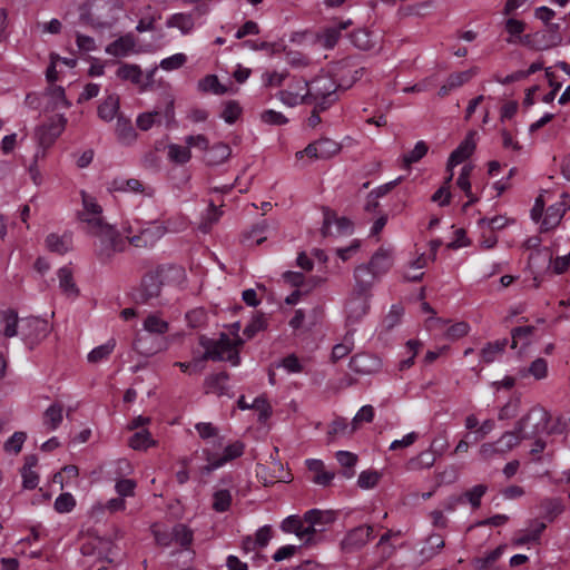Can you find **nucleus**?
<instances>
[{"label": "nucleus", "mask_w": 570, "mask_h": 570, "mask_svg": "<svg viewBox=\"0 0 570 570\" xmlns=\"http://www.w3.org/2000/svg\"><path fill=\"white\" fill-rule=\"evenodd\" d=\"M354 282L353 291L345 306L346 318L350 324L358 323L370 311L373 276H371L370 268L365 264L355 268Z\"/></svg>", "instance_id": "obj_1"}, {"label": "nucleus", "mask_w": 570, "mask_h": 570, "mask_svg": "<svg viewBox=\"0 0 570 570\" xmlns=\"http://www.w3.org/2000/svg\"><path fill=\"white\" fill-rule=\"evenodd\" d=\"M89 223L90 228H87L85 232L95 238L94 249L101 261H109L117 253H122L126 249V237H122L115 226L106 220L98 223L89 220Z\"/></svg>", "instance_id": "obj_2"}, {"label": "nucleus", "mask_w": 570, "mask_h": 570, "mask_svg": "<svg viewBox=\"0 0 570 570\" xmlns=\"http://www.w3.org/2000/svg\"><path fill=\"white\" fill-rule=\"evenodd\" d=\"M200 346L204 348L202 361L229 362L233 366L240 363L239 348L244 344L242 337L232 338L227 333H222L217 340L202 336Z\"/></svg>", "instance_id": "obj_3"}, {"label": "nucleus", "mask_w": 570, "mask_h": 570, "mask_svg": "<svg viewBox=\"0 0 570 570\" xmlns=\"http://www.w3.org/2000/svg\"><path fill=\"white\" fill-rule=\"evenodd\" d=\"M309 105L316 106L321 110H325L332 102L336 100V83L332 78L322 76L307 83Z\"/></svg>", "instance_id": "obj_4"}, {"label": "nucleus", "mask_w": 570, "mask_h": 570, "mask_svg": "<svg viewBox=\"0 0 570 570\" xmlns=\"http://www.w3.org/2000/svg\"><path fill=\"white\" fill-rule=\"evenodd\" d=\"M245 445L239 441H235L225 446L223 454L212 452L208 449L203 450V454L207 464L203 468L204 473H212L214 470L224 466L227 462L235 460L243 455Z\"/></svg>", "instance_id": "obj_5"}, {"label": "nucleus", "mask_w": 570, "mask_h": 570, "mask_svg": "<svg viewBox=\"0 0 570 570\" xmlns=\"http://www.w3.org/2000/svg\"><path fill=\"white\" fill-rule=\"evenodd\" d=\"M169 230L173 229L164 225L153 224L142 228L137 235H129L130 232L127 230L126 240L136 248H150Z\"/></svg>", "instance_id": "obj_6"}, {"label": "nucleus", "mask_w": 570, "mask_h": 570, "mask_svg": "<svg viewBox=\"0 0 570 570\" xmlns=\"http://www.w3.org/2000/svg\"><path fill=\"white\" fill-rule=\"evenodd\" d=\"M527 420H519L514 429L504 432L495 442L501 446V452L508 454L514 448H517L523 440H530L533 438L535 431H528L525 429Z\"/></svg>", "instance_id": "obj_7"}, {"label": "nucleus", "mask_w": 570, "mask_h": 570, "mask_svg": "<svg viewBox=\"0 0 570 570\" xmlns=\"http://www.w3.org/2000/svg\"><path fill=\"white\" fill-rule=\"evenodd\" d=\"M341 150V145L330 138H321L307 145L304 150L296 153V158H302L304 155L312 159H328Z\"/></svg>", "instance_id": "obj_8"}, {"label": "nucleus", "mask_w": 570, "mask_h": 570, "mask_svg": "<svg viewBox=\"0 0 570 570\" xmlns=\"http://www.w3.org/2000/svg\"><path fill=\"white\" fill-rule=\"evenodd\" d=\"M175 119L174 101L169 100L164 109H155L154 111L142 112L137 117V127L140 130H148L154 125H160L165 121L167 125Z\"/></svg>", "instance_id": "obj_9"}, {"label": "nucleus", "mask_w": 570, "mask_h": 570, "mask_svg": "<svg viewBox=\"0 0 570 570\" xmlns=\"http://www.w3.org/2000/svg\"><path fill=\"white\" fill-rule=\"evenodd\" d=\"M67 125V118L58 115L49 124L37 127L35 137L38 145L51 147L56 139L62 134Z\"/></svg>", "instance_id": "obj_10"}, {"label": "nucleus", "mask_w": 570, "mask_h": 570, "mask_svg": "<svg viewBox=\"0 0 570 570\" xmlns=\"http://www.w3.org/2000/svg\"><path fill=\"white\" fill-rule=\"evenodd\" d=\"M85 556L97 557L99 560L114 561L115 546L112 541L101 537L89 538L81 547Z\"/></svg>", "instance_id": "obj_11"}, {"label": "nucleus", "mask_w": 570, "mask_h": 570, "mask_svg": "<svg viewBox=\"0 0 570 570\" xmlns=\"http://www.w3.org/2000/svg\"><path fill=\"white\" fill-rule=\"evenodd\" d=\"M278 98L288 107H295L302 104L309 105L307 82L303 79L294 80L287 89L278 92Z\"/></svg>", "instance_id": "obj_12"}, {"label": "nucleus", "mask_w": 570, "mask_h": 570, "mask_svg": "<svg viewBox=\"0 0 570 570\" xmlns=\"http://www.w3.org/2000/svg\"><path fill=\"white\" fill-rule=\"evenodd\" d=\"M570 209V198L567 193H563L561 195L560 202L551 205L544 215V218L541 223L540 230L541 232H549L553 228H556L564 214Z\"/></svg>", "instance_id": "obj_13"}, {"label": "nucleus", "mask_w": 570, "mask_h": 570, "mask_svg": "<svg viewBox=\"0 0 570 570\" xmlns=\"http://www.w3.org/2000/svg\"><path fill=\"white\" fill-rule=\"evenodd\" d=\"M80 194L82 200V210L79 213V219L83 224V230H86L87 228H90L89 220L98 223L105 220V218L102 216V208L96 202V198L87 194L85 190H82Z\"/></svg>", "instance_id": "obj_14"}, {"label": "nucleus", "mask_w": 570, "mask_h": 570, "mask_svg": "<svg viewBox=\"0 0 570 570\" xmlns=\"http://www.w3.org/2000/svg\"><path fill=\"white\" fill-rule=\"evenodd\" d=\"M21 334L29 344H35L46 337L48 333V323L43 320L31 317L21 321Z\"/></svg>", "instance_id": "obj_15"}, {"label": "nucleus", "mask_w": 570, "mask_h": 570, "mask_svg": "<svg viewBox=\"0 0 570 570\" xmlns=\"http://www.w3.org/2000/svg\"><path fill=\"white\" fill-rule=\"evenodd\" d=\"M393 265V253L387 248H380L376 250L370 263L366 265L370 268V274L373 276V284L375 279L386 274Z\"/></svg>", "instance_id": "obj_16"}, {"label": "nucleus", "mask_w": 570, "mask_h": 570, "mask_svg": "<svg viewBox=\"0 0 570 570\" xmlns=\"http://www.w3.org/2000/svg\"><path fill=\"white\" fill-rule=\"evenodd\" d=\"M520 420H527L525 429L528 431H535L532 438L535 439L539 434L548 430L550 415L544 409L533 407Z\"/></svg>", "instance_id": "obj_17"}, {"label": "nucleus", "mask_w": 570, "mask_h": 570, "mask_svg": "<svg viewBox=\"0 0 570 570\" xmlns=\"http://www.w3.org/2000/svg\"><path fill=\"white\" fill-rule=\"evenodd\" d=\"M475 132L468 134L465 139L452 151L448 160V171L452 173L453 167L469 158L475 149Z\"/></svg>", "instance_id": "obj_18"}, {"label": "nucleus", "mask_w": 570, "mask_h": 570, "mask_svg": "<svg viewBox=\"0 0 570 570\" xmlns=\"http://www.w3.org/2000/svg\"><path fill=\"white\" fill-rule=\"evenodd\" d=\"M350 367L358 374L368 375L380 370L381 360L375 355L361 353L351 358Z\"/></svg>", "instance_id": "obj_19"}, {"label": "nucleus", "mask_w": 570, "mask_h": 570, "mask_svg": "<svg viewBox=\"0 0 570 570\" xmlns=\"http://www.w3.org/2000/svg\"><path fill=\"white\" fill-rule=\"evenodd\" d=\"M373 534L370 525H360L351 530L344 538L342 546L345 550H357L365 546Z\"/></svg>", "instance_id": "obj_20"}, {"label": "nucleus", "mask_w": 570, "mask_h": 570, "mask_svg": "<svg viewBox=\"0 0 570 570\" xmlns=\"http://www.w3.org/2000/svg\"><path fill=\"white\" fill-rule=\"evenodd\" d=\"M120 3V0H90L89 7L92 16H96L98 19H105L108 23L109 20L115 19Z\"/></svg>", "instance_id": "obj_21"}, {"label": "nucleus", "mask_w": 570, "mask_h": 570, "mask_svg": "<svg viewBox=\"0 0 570 570\" xmlns=\"http://www.w3.org/2000/svg\"><path fill=\"white\" fill-rule=\"evenodd\" d=\"M352 232V223L345 217H336L335 215H325L322 228L323 235H345Z\"/></svg>", "instance_id": "obj_22"}, {"label": "nucleus", "mask_w": 570, "mask_h": 570, "mask_svg": "<svg viewBox=\"0 0 570 570\" xmlns=\"http://www.w3.org/2000/svg\"><path fill=\"white\" fill-rule=\"evenodd\" d=\"M525 22L522 20L509 18L504 23V29L509 33L507 42L512 45H529L530 37L522 36L523 31L525 30Z\"/></svg>", "instance_id": "obj_23"}, {"label": "nucleus", "mask_w": 570, "mask_h": 570, "mask_svg": "<svg viewBox=\"0 0 570 570\" xmlns=\"http://www.w3.org/2000/svg\"><path fill=\"white\" fill-rule=\"evenodd\" d=\"M109 189L112 191L146 194L148 196L151 195V189L146 188L140 180L135 178H115L109 184Z\"/></svg>", "instance_id": "obj_24"}, {"label": "nucleus", "mask_w": 570, "mask_h": 570, "mask_svg": "<svg viewBox=\"0 0 570 570\" xmlns=\"http://www.w3.org/2000/svg\"><path fill=\"white\" fill-rule=\"evenodd\" d=\"M136 40L132 35H126L109 43L106 48L108 55L115 57H126L136 50Z\"/></svg>", "instance_id": "obj_25"}, {"label": "nucleus", "mask_w": 570, "mask_h": 570, "mask_svg": "<svg viewBox=\"0 0 570 570\" xmlns=\"http://www.w3.org/2000/svg\"><path fill=\"white\" fill-rule=\"evenodd\" d=\"M119 97L117 95H109L105 98V100L98 106V117L104 121H111L117 119L119 116Z\"/></svg>", "instance_id": "obj_26"}, {"label": "nucleus", "mask_w": 570, "mask_h": 570, "mask_svg": "<svg viewBox=\"0 0 570 570\" xmlns=\"http://www.w3.org/2000/svg\"><path fill=\"white\" fill-rule=\"evenodd\" d=\"M115 132L118 141L122 145H131L137 138V132L134 129L130 119L124 116H119L117 118Z\"/></svg>", "instance_id": "obj_27"}, {"label": "nucleus", "mask_w": 570, "mask_h": 570, "mask_svg": "<svg viewBox=\"0 0 570 570\" xmlns=\"http://www.w3.org/2000/svg\"><path fill=\"white\" fill-rule=\"evenodd\" d=\"M436 454H434L429 449L420 452L417 455L411 458L406 464L405 468L409 471H422L430 469L434 465L436 462Z\"/></svg>", "instance_id": "obj_28"}, {"label": "nucleus", "mask_w": 570, "mask_h": 570, "mask_svg": "<svg viewBox=\"0 0 570 570\" xmlns=\"http://www.w3.org/2000/svg\"><path fill=\"white\" fill-rule=\"evenodd\" d=\"M232 155V149L227 144L218 142L208 148L205 155V161L209 166H218L225 163Z\"/></svg>", "instance_id": "obj_29"}, {"label": "nucleus", "mask_w": 570, "mask_h": 570, "mask_svg": "<svg viewBox=\"0 0 570 570\" xmlns=\"http://www.w3.org/2000/svg\"><path fill=\"white\" fill-rule=\"evenodd\" d=\"M307 469L314 473L312 481L320 485H328L334 479V473L324 470V463L317 459L306 461Z\"/></svg>", "instance_id": "obj_30"}, {"label": "nucleus", "mask_w": 570, "mask_h": 570, "mask_svg": "<svg viewBox=\"0 0 570 570\" xmlns=\"http://www.w3.org/2000/svg\"><path fill=\"white\" fill-rule=\"evenodd\" d=\"M351 20H347L325 28L318 36L320 42L325 48H333L341 36V31L345 30L348 26H351Z\"/></svg>", "instance_id": "obj_31"}, {"label": "nucleus", "mask_w": 570, "mask_h": 570, "mask_svg": "<svg viewBox=\"0 0 570 570\" xmlns=\"http://www.w3.org/2000/svg\"><path fill=\"white\" fill-rule=\"evenodd\" d=\"M134 348L145 356H150L158 353L164 347L148 335L138 333L134 341Z\"/></svg>", "instance_id": "obj_32"}, {"label": "nucleus", "mask_w": 570, "mask_h": 570, "mask_svg": "<svg viewBox=\"0 0 570 570\" xmlns=\"http://www.w3.org/2000/svg\"><path fill=\"white\" fill-rule=\"evenodd\" d=\"M18 315L14 311H0V334L10 338L18 334Z\"/></svg>", "instance_id": "obj_33"}, {"label": "nucleus", "mask_w": 570, "mask_h": 570, "mask_svg": "<svg viewBox=\"0 0 570 570\" xmlns=\"http://www.w3.org/2000/svg\"><path fill=\"white\" fill-rule=\"evenodd\" d=\"M160 289V282L154 276H148L141 283L138 298L141 302L148 303L150 299L159 296Z\"/></svg>", "instance_id": "obj_34"}, {"label": "nucleus", "mask_w": 570, "mask_h": 570, "mask_svg": "<svg viewBox=\"0 0 570 570\" xmlns=\"http://www.w3.org/2000/svg\"><path fill=\"white\" fill-rule=\"evenodd\" d=\"M507 344L505 338L488 343L480 352L482 362L487 364L494 362L504 352Z\"/></svg>", "instance_id": "obj_35"}, {"label": "nucleus", "mask_w": 570, "mask_h": 570, "mask_svg": "<svg viewBox=\"0 0 570 570\" xmlns=\"http://www.w3.org/2000/svg\"><path fill=\"white\" fill-rule=\"evenodd\" d=\"M144 331L153 335H164L169 330L167 321L163 320L157 314H149L142 323Z\"/></svg>", "instance_id": "obj_36"}, {"label": "nucleus", "mask_w": 570, "mask_h": 570, "mask_svg": "<svg viewBox=\"0 0 570 570\" xmlns=\"http://www.w3.org/2000/svg\"><path fill=\"white\" fill-rule=\"evenodd\" d=\"M168 28H177L183 35L191 32L195 27V21L189 13H175L166 22Z\"/></svg>", "instance_id": "obj_37"}, {"label": "nucleus", "mask_w": 570, "mask_h": 570, "mask_svg": "<svg viewBox=\"0 0 570 570\" xmlns=\"http://www.w3.org/2000/svg\"><path fill=\"white\" fill-rule=\"evenodd\" d=\"M128 445L136 451H145L150 446H155L156 441L147 430H140L129 438Z\"/></svg>", "instance_id": "obj_38"}, {"label": "nucleus", "mask_w": 570, "mask_h": 570, "mask_svg": "<svg viewBox=\"0 0 570 570\" xmlns=\"http://www.w3.org/2000/svg\"><path fill=\"white\" fill-rule=\"evenodd\" d=\"M167 157L171 163L184 165L191 158V151L188 146L170 144L167 146Z\"/></svg>", "instance_id": "obj_39"}, {"label": "nucleus", "mask_w": 570, "mask_h": 570, "mask_svg": "<svg viewBox=\"0 0 570 570\" xmlns=\"http://www.w3.org/2000/svg\"><path fill=\"white\" fill-rule=\"evenodd\" d=\"M46 245L51 252L65 254L71 247V237L69 235L59 236L57 234H50L46 238Z\"/></svg>", "instance_id": "obj_40"}, {"label": "nucleus", "mask_w": 570, "mask_h": 570, "mask_svg": "<svg viewBox=\"0 0 570 570\" xmlns=\"http://www.w3.org/2000/svg\"><path fill=\"white\" fill-rule=\"evenodd\" d=\"M58 279L60 289L70 297L78 295V288L73 282L72 273L68 267L58 271Z\"/></svg>", "instance_id": "obj_41"}, {"label": "nucleus", "mask_w": 570, "mask_h": 570, "mask_svg": "<svg viewBox=\"0 0 570 570\" xmlns=\"http://www.w3.org/2000/svg\"><path fill=\"white\" fill-rule=\"evenodd\" d=\"M62 406L60 404L50 405L43 414V425L50 430H56L62 422Z\"/></svg>", "instance_id": "obj_42"}, {"label": "nucleus", "mask_w": 570, "mask_h": 570, "mask_svg": "<svg viewBox=\"0 0 570 570\" xmlns=\"http://www.w3.org/2000/svg\"><path fill=\"white\" fill-rule=\"evenodd\" d=\"M116 346L115 340H109L105 344L95 347L87 356L89 363L97 364L109 357Z\"/></svg>", "instance_id": "obj_43"}, {"label": "nucleus", "mask_w": 570, "mask_h": 570, "mask_svg": "<svg viewBox=\"0 0 570 570\" xmlns=\"http://www.w3.org/2000/svg\"><path fill=\"white\" fill-rule=\"evenodd\" d=\"M227 381L228 374L225 372L209 375L205 381L207 392L215 393L218 395L224 394Z\"/></svg>", "instance_id": "obj_44"}, {"label": "nucleus", "mask_w": 570, "mask_h": 570, "mask_svg": "<svg viewBox=\"0 0 570 570\" xmlns=\"http://www.w3.org/2000/svg\"><path fill=\"white\" fill-rule=\"evenodd\" d=\"M198 90L203 92H213L215 95H223L227 91V88L223 86L217 76L208 75L198 81Z\"/></svg>", "instance_id": "obj_45"}, {"label": "nucleus", "mask_w": 570, "mask_h": 570, "mask_svg": "<svg viewBox=\"0 0 570 570\" xmlns=\"http://www.w3.org/2000/svg\"><path fill=\"white\" fill-rule=\"evenodd\" d=\"M479 72V68L472 67L464 71L453 72L451 73L446 81L449 82V87L453 90L460 88L464 83L469 82L474 76Z\"/></svg>", "instance_id": "obj_46"}, {"label": "nucleus", "mask_w": 570, "mask_h": 570, "mask_svg": "<svg viewBox=\"0 0 570 570\" xmlns=\"http://www.w3.org/2000/svg\"><path fill=\"white\" fill-rule=\"evenodd\" d=\"M521 376L532 375L535 380H543L548 375V363L544 358L534 360L528 368L520 371Z\"/></svg>", "instance_id": "obj_47"}, {"label": "nucleus", "mask_w": 570, "mask_h": 570, "mask_svg": "<svg viewBox=\"0 0 570 570\" xmlns=\"http://www.w3.org/2000/svg\"><path fill=\"white\" fill-rule=\"evenodd\" d=\"M352 42L361 50H370L374 47L375 39L367 29H358L353 32Z\"/></svg>", "instance_id": "obj_48"}, {"label": "nucleus", "mask_w": 570, "mask_h": 570, "mask_svg": "<svg viewBox=\"0 0 570 570\" xmlns=\"http://www.w3.org/2000/svg\"><path fill=\"white\" fill-rule=\"evenodd\" d=\"M374 419V409L372 405L362 406L351 422L350 432H355L363 423H370Z\"/></svg>", "instance_id": "obj_49"}, {"label": "nucleus", "mask_w": 570, "mask_h": 570, "mask_svg": "<svg viewBox=\"0 0 570 570\" xmlns=\"http://www.w3.org/2000/svg\"><path fill=\"white\" fill-rule=\"evenodd\" d=\"M232 503V494L226 489L216 490L213 494V509L217 512H225Z\"/></svg>", "instance_id": "obj_50"}, {"label": "nucleus", "mask_w": 570, "mask_h": 570, "mask_svg": "<svg viewBox=\"0 0 570 570\" xmlns=\"http://www.w3.org/2000/svg\"><path fill=\"white\" fill-rule=\"evenodd\" d=\"M117 76L122 80H129L132 83H140L142 79L141 70L136 65H122L117 70Z\"/></svg>", "instance_id": "obj_51"}, {"label": "nucleus", "mask_w": 570, "mask_h": 570, "mask_svg": "<svg viewBox=\"0 0 570 570\" xmlns=\"http://www.w3.org/2000/svg\"><path fill=\"white\" fill-rule=\"evenodd\" d=\"M510 223H513V219H510V218H508L505 216H501V215L494 216L492 218L483 217L478 220V225L481 228L487 227L491 232L500 230V229L504 228L505 226H508Z\"/></svg>", "instance_id": "obj_52"}, {"label": "nucleus", "mask_w": 570, "mask_h": 570, "mask_svg": "<svg viewBox=\"0 0 570 570\" xmlns=\"http://www.w3.org/2000/svg\"><path fill=\"white\" fill-rule=\"evenodd\" d=\"M336 460L342 466L348 469L344 472V476L347 479L352 478L354 475L353 468L357 462V455L348 451H337Z\"/></svg>", "instance_id": "obj_53"}, {"label": "nucleus", "mask_w": 570, "mask_h": 570, "mask_svg": "<svg viewBox=\"0 0 570 570\" xmlns=\"http://www.w3.org/2000/svg\"><path fill=\"white\" fill-rule=\"evenodd\" d=\"M303 518L305 523H312L316 528H323L331 521V514L328 512H324L317 509L307 511Z\"/></svg>", "instance_id": "obj_54"}, {"label": "nucleus", "mask_w": 570, "mask_h": 570, "mask_svg": "<svg viewBox=\"0 0 570 570\" xmlns=\"http://www.w3.org/2000/svg\"><path fill=\"white\" fill-rule=\"evenodd\" d=\"M428 145L424 142V141H417L414 146V148L405 154L403 156V163H404V166L409 167L410 165L414 164V163H417L419 160H421L428 153Z\"/></svg>", "instance_id": "obj_55"}, {"label": "nucleus", "mask_w": 570, "mask_h": 570, "mask_svg": "<svg viewBox=\"0 0 570 570\" xmlns=\"http://www.w3.org/2000/svg\"><path fill=\"white\" fill-rule=\"evenodd\" d=\"M487 490V485L478 484L465 491L461 497H463V502L466 500L472 508L478 509L481 504V498L485 494Z\"/></svg>", "instance_id": "obj_56"}, {"label": "nucleus", "mask_w": 570, "mask_h": 570, "mask_svg": "<svg viewBox=\"0 0 570 570\" xmlns=\"http://www.w3.org/2000/svg\"><path fill=\"white\" fill-rule=\"evenodd\" d=\"M479 456L483 461H490L495 456H504L501 446L494 442L482 443L479 448Z\"/></svg>", "instance_id": "obj_57"}, {"label": "nucleus", "mask_w": 570, "mask_h": 570, "mask_svg": "<svg viewBox=\"0 0 570 570\" xmlns=\"http://www.w3.org/2000/svg\"><path fill=\"white\" fill-rule=\"evenodd\" d=\"M381 479V474L374 470L362 471L357 479V485L361 489L374 488Z\"/></svg>", "instance_id": "obj_58"}, {"label": "nucleus", "mask_w": 570, "mask_h": 570, "mask_svg": "<svg viewBox=\"0 0 570 570\" xmlns=\"http://www.w3.org/2000/svg\"><path fill=\"white\" fill-rule=\"evenodd\" d=\"M250 406L253 410H255L258 413V421L259 422H266L269 416L272 415V406L267 402L266 399L259 396L256 397L253 403H250Z\"/></svg>", "instance_id": "obj_59"}, {"label": "nucleus", "mask_w": 570, "mask_h": 570, "mask_svg": "<svg viewBox=\"0 0 570 570\" xmlns=\"http://www.w3.org/2000/svg\"><path fill=\"white\" fill-rule=\"evenodd\" d=\"M27 439V434L24 432H14L6 442H4V451L12 452L18 454L22 445Z\"/></svg>", "instance_id": "obj_60"}, {"label": "nucleus", "mask_w": 570, "mask_h": 570, "mask_svg": "<svg viewBox=\"0 0 570 570\" xmlns=\"http://www.w3.org/2000/svg\"><path fill=\"white\" fill-rule=\"evenodd\" d=\"M266 320L263 315H255L250 323L244 328L243 334L247 340L254 337L258 332L265 330Z\"/></svg>", "instance_id": "obj_61"}, {"label": "nucleus", "mask_w": 570, "mask_h": 570, "mask_svg": "<svg viewBox=\"0 0 570 570\" xmlns=\"http://www.w3.org/2000/svg\"><path fill=\"white\" fill-rule=\"evenodd\" d=\"M278 367H283L289 374L301 373L304 370L303 363L295 354H291L284 357L279 362Z\"/></svg>", "instance_id": "obj_62"}, {"label": "nucleus", "mask_w": 570, "mask_h": 570, "mask_svg": "<svg viewBox=\"0 0 570 570\" xmlns=\"http://www.w3.org/2000/svg\"><path fill=\"white\" fill-rule=\"evenodd\" d=\"M261 120L264 124L273 125V126H282L287 124L288 119L279 111H275L273 109L264 110L261 114Z\"/></svg>", "instance_id": "obj_63"}, {"label": "nucleus", "mask_w": 570, "mask_h": 570, "mask_svg": "<svg viewBox=\"0 0 570 570\" xmlns=\"http://www.w3.org/2000/svg\"><path fill=\"white\" fill-rule=\"evenodd\" d=\"M174 540L183 547H187L191 543L193 533L184 524H177L173 528Z\"/></svg>", "instance_id": "obj_64"}]
</instances>
